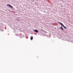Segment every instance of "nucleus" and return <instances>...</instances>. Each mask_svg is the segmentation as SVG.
<instances>
[{
	"label": "nucleus",
	"instance_id": "5",
	"mask_svg": "<svg viewBox=\"0 0 73 73\" xmlns=\"http://www.w3.org/2000/svg\"><path fill=\"white\" fill-rule=\"evenodd\" d=\"M60 29H62V31L64 30V29H63V28L62 27H60Z\"/></svg>",
	"mask_w": 73,
	"mask_h": 73
},
{
	"label": "nucleus",
	"instance_id": "6",
	"mask_svg": "<svg viewBox=\"0 0 73 73\" xmlns=\"http://www.w3.org/2000/svg\"><path fill=\"white\" fill-rule=\"evenodd\" d=\"M64 27V29H66V27H65V26H64V27Z\"/></svg>",
	"mask_w": 73,
	"mask_h": 73
},
{
	"label": "nucleus",
	"instance_id": "1",
	"mask_svg": "<svg viewBox=\"0 0 73 73\" xmlns=\"http://www.w3.org/2000/svg\"><path fill=\"white\" fill-rule=\"evenodd\" d=\"M7 7H11V8H13V7H12V6H11V5L8 4L7 5Z\"/></svg>",
	"mask_w": 73,
	"mask_h": 73
},
{
	"label": "nucleus",
	"instance_id": "2",
	"mask_svg": "<svg viewBox=\"0 0 73 73\" xmlns=\"http://www.w3.org/2000/svg\"><path fill=\"white\" fill-rule=\"evenodd\" d=\"M33 31H34L35 32H36V33H38V31H37V30H34Z\"/></svg>",
	"mask_w": 73,
	"mask_h": 73
},
{
	"label": "nucleus",
	"instance_id": "4",
	"mask_svg": "<svg viewBox=\"0 0 73 73\" xmlns=\"http://www.w3.org/2000/svg\"><path fill=\"white\" fill-rule=\"evenodd\" d=\"M33 36H31V40H33Z\"/></svg>",
	"mask_w": 73,
	"mask_h": 73
},
{
	"label": "nucleus",
	"instance_id": "3",
	"mask_svg": "<svg viewBox=\"0 0 73 73\" xmlns=\"http://www.w3.org/2000/svg\"><path fill=\"white\" fill-rule=\"evenodd\" d=\"M59 24H60L61 25H62V27H64V25L62 23H61L60 22H59Z\"/></svg>",
	"mask_w": 73,
	"mask_h": 73
}]
</instances>
